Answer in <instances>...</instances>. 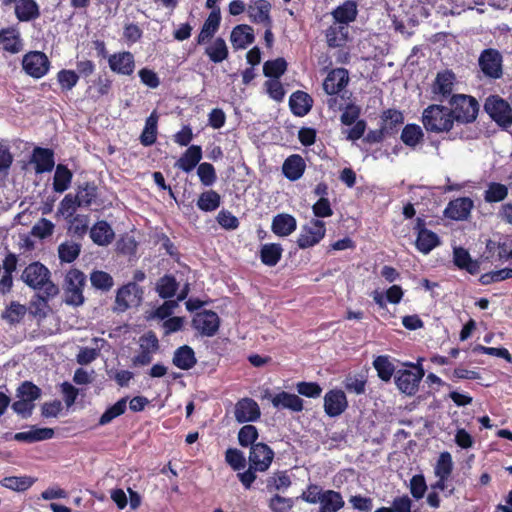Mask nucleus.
Returning a JSON list of instances; mask_svg holds the SVG:
<instances>
[{"label":"nucleus","mask_w":512,"mask_h":512,"mask_svg":"<svg viewBox=\"0 0 512 512\" xmlns=\"http://www.w3.org/2000/svg\"><path fill=\"white\" fill-rule=\"evenodd\" d=\"M347 29L344 26H330L326 31L327 44L329 47H340L345 44Z\"/></svg>","instance_id":"680f3d73"},{"label":"nucleus","mask_w":512,"mask_h":512,"mask_svg":"<svg viewBox=\"0 0 512 512\" xmlns=\"http://www.w3.org/2000/svg\"><path fill=\"white\" fill-rule=\"evenodd\" d=\"M287 70V62L279 57L274 60H268L263 65V74L272 79H279Z\"/></svg>","instance_id":"6e6d98bb"},{"label":"nucleus","mask_w":512,"mask_h":512,"mask_svg":"<svg viewBox=\"0 0 512 512\" xmlns=\"http://www.w3.org/2000/svg\"><path fill=\"white\" fill-rule=\"evenodd\" d=\"M404 366L408 369H399L394 375V380L399 391L407 396H414L418 390L421 380L425 375L421 363L406 362Z\"/></svg>","instance_id":"7ed1b4c3"},{"label":"nucleus","mask_w":512,"mask_h":512,"mask_svg":"<svg viewBox=\"0 0 512 512\" xmlns=\"http://www.w3.org/2000/svg\"><path fill=\"white\" fill-rule=\"evenodd\" d=\"M14 13L20 22L34 21L41 15L40 7L36 0H18L15 4Z\"/></svg>","instance_id":"c756f323"},{"label":"nucleus","mask_w":512,"mask_h":512,"mask_svg":"<svg viewBox=\"0 0 512 512\" xmlns=\"http://www.w3.org/2000/svg\"><path fill=\"white\" fill-rule=\"evenodd\" d=\"M349 83V72L345 68H334L323 81V90L327 95L339 94Z\"/></svg>","instance_id":"4468645a"},{"label":"nucleus","mask_w":512,"mask_h":512,"mask_svg":"<svg viewBox=\"0 0 512 512\" xmlns=\"http://www.w3.org/2000/svg\"><path fill=\"white\" fill-rule=\"evenodd\" d=\"M271 4L268 0H256L248 6L247 12L250 20L256 24L272 23L270 16Z\"/></svg>","instance_id":"7c9ffc66"},{"label":"nucleus","mask_w":512,"mask_h":512,"mask_svg":"<svg viewBox=\"0 0 512 512\" xmlns=\"http://www.w3.org/2000/svg\"><path fill=\"white\" fill-rule=\"evenodd\" d=\"M234 50L246 49L255 41L254 30L247 24L236 25L230 35Z\"/></svg>","instance_id":"4be33fe9"},{"label":"nucleus","mask_w":512,"mask_h":512,"mask_svg":"<svg viewBox=\"0 0 512 512\" xmlns=\"http://www.w3.org/2000/svg\"><path fill=\"white\" fill-rule=\"evenodd\" d=\"M422 124L426 131L433 133L449 132L454 125L450 109L439 104H432L424 109Z\"/></svg>","instance_id":"f03ea898"},{"label":"nucleus","mask_w":512,"mask_h":512,"mask_svg":"<svg viewBox=\"0 0 512 512\" xmlns=\"http://www.w3.org/2000/svg\"><path fill=\"white\" fill-rule=\"evenodd\" d=\"M41 395V389L30 381L23 382L17 389V396L34 403Z\"/></svg>","instance_id":"774afa93"},{"label":"nucleus","mask_w":512,"mask_h":512,"mask_svg":"<svg viewBox=\"0 0 512 512\" xmlns=\"http://www.w3.org/2000/svg\"><path fill=\"white\" fill-rule=\"evenodd\" d=\"M259 437L258 429L251 424L244 425L238 432V442L241 447L247 448L252 447L257 442Z\"/></svg>","instance_id":"13d9d810"},{"label":"nucleus","mask_w":512,"mask_h":512,"mask_svg":"<svg viewBox=\"0 0 512 512\" xmlns=\"http://www.w3.org/2000/svg\"><path fill=\"white\" fill-rule=\"evenodd\" d=\"M35 482L30 476H8L1 480V485L7 489L22 492L28 490Z\"/></svg>","instance_id":"8fccbe9b"},{"label":"nucleus","mask_w":512,"mask_h":512,"mask_svg":"<svg viewBox=\"0 0 512 512\" xmlns=\"http://www.w3.org/2000/svg\"><path fill=\"white\" fill-rule=\"evenodd\" d=\"M202 155L203 152L200 145H190L182 154V156L177 160L175 166L181 169L182 171L189 173L197 165L200 164Z\"/></svg>","instance_id":"c85d7f7f"},{"label":"nucleus","mask_w":512,"mask_h":512,"mask_svg":"<svg viewBox=\"0 0 512 512\" xmlns=\"http://www.w3.org/2000/svg\"><path fill=\"white\" fill-rule=\"evenodd\" d=\"M485 112L501 128L512 125V109L509 103L499 95H490L484 104Z\"/></svg>","instance_id":"423d86ee"},{"label":"nucleus","mask_w":512,"mask_h":512,"mask_svg":"<svg viewBox=\"0 0 512 512\" xmlns=\"http://www.w3.org/2000/svg\"><path fill=\"white\" fill-rule=\"evenodd\" d=\"M54 430L52 428H38L31 426L26 432H17L14 434V440L25 443H35L53 438Z\"/></svg>","instance_id":"72a5a7b5"},{"label":"nucleus","mask_w":512,"mask_h":512,"mask_svg":"<svg viewBox=\"0 0 512 512\" xmlns=\"http://www.w3.org/2000/svg\"><path fill=\"white\" fill-rule=\"evenodd\" d=\"M453 471V461L452 456L449 452H442L436 462L434 467V473L436 477H450Z\"/></svg>","instance_id":"bf43d9fd"},{"label":"nucleus","mask_w":512,"mask_h":512,"mask_svg":"<svg viewBox=\"0 0 512 512\" xmlns=\"http://www.w3.org/2000/svg\"><path fill=\"white\" fill-rule=\"evenodd\" d=\"M373 367L377 372V376L384 382H389L395 372V366L390 361L388 355H379L373 360Z\"/></svg>","instance_id":"de8ad7c7"},{"label":"nucleus","mask_w":512,"mask_h":512,"mask_svg":"<svg viewBox=\"0 0 512 512\" xmlns=\"http://www.w3.org/2000/svg\"><path fill=\"white\" fill-rule=\"evenodd\" d=\"M205 54L209 60L215 64L221 63L229 56V50L225 40L222 37H217L214 41L205 48Z\"/></svg>","instance_id":"ea45409f"},{"label":"nucleus","mask_w":512,"mask_h":512,"mask_svg":"<svg viewBox=\"0 0 512 512\" xmlns=\"http://www.w3.org/2000/svg\"><path fill=\"white\" fill-rule=\"evenodd\" d=\"M271 403L276 409H288L293 412H301L304 409L303 399L286 391L275 394Z\"/></svg>","instance_id":"bb28decb"},{"label":"nucleus","mask_w":512,"mask_h":512,"mask_svg":"<svg viewBox=\"0 0 512 512\" xmlns=\"http://www.w3.org/2000/svg\"><path fill=\"white\" fill-rule=\"evenodd\" d=\"M313 106L312 97L301 90L295 91L289 98V107L291 112L298 117L307 115Z\"/></svg>","instance_id":"cd10ccee"},{"label":"nucleus","mask_w":512,"mask_h":512,"mask_svg":"<svg viewBox=\"0 0 512 512\" xmlns=\"http://www.w3.org/2000/svg\"><path fill=\"white\" fill-rule=\"evenodd\" d=\"M453 262L458 269L464 270L471 275H476L480 271L481 262L472 259L468 250L463 247H454Z\"/></svg>","instance_id":"b1692460"},{"label":"nucleus","mask_w":512,"mask_h":512,"mask_svg":"<svg viewBox=\"0 0 512 512\" xmlns=\"http://www.w3.org/2000/svg\"><path fill=\"white\" fill-rule=\"evenodd\" d=\"M305 170V160L299 154H292L288 156L282 165V173L290 181L299 180L303 176Z\"/></svg>","instance_id":"a878e982"},{"label":"nucleus","mask_w":512,"mask_h":512,"mask_svg":"<svg viewBox=\"0 0 512 512\" xmlns=\"http://www.w3.org/2000/svg\"><path fill=\"white\" fill-rule=\"evenodd\" d=\"M108 66L118 75L131 76L135 70V58L129 51L117 52L109 55Z\"/></svg>","instance_id":"f8f14e48"},{"label":"nucleus","mask_w":512,"mask_h":512,"mask_svg":"<svg viewBox=\"0 0 512 512\" xmlns=\"http://www.w3.org/2000/svg\"><path fill=\"white\" fill-rule=\"evenodd\" d=\"M21 279L30 288L40 291L39 297L45 302L59 292L58 286L51 280L50 270L41 262L35 261L26 266Z\"/></svg>","instance_id":"f257e3e1"},{"label":"nucleus","mask_w":512,"mask_h":512,"mask_svg":"<svg viewBox=\"0 0 512 512\" xmlns=\"http://www.w3.org/2000/svg\"><path fill=\"white\" fill-rule=\"evenodd\" d=\"M98 196V187L94 181L78 185L76 197L82 207H90Z\"/></svg>","instance_id":"49530a36"},{"label":"nucleus","mask_w":512,"mask_h":512,"mask_svg":"<svg viewBox=\"0 0 512 512\" xmlns=\"http://www.w3.org/2000/svg\"><path fill=\"white\" fill-rule=\"evenodd\" d=\"M30 162L34 164L36 174L51 172L55 166L54 151L37 146L32 151Z\"/></svg>","instance_id":"6ab92c4d"},{"label":"nucleus","mask_w":512,"mask_h":512,"mask_svg":"<svg viewBox=\"0 0 512 512\" xmlns=\"http://www.w3.org/2000/svg\"><path fill=\"white\" fill-rule=\"evenodd\" d=\"M115 237L110 224L105 220L97 221L90 229V238L99 246L109 245Z\"/></svg>","instance_id":"2f4dec72"},{"label":"nucleus","mask_w":512,"mask_h":512,"mask_svg":"<svg viewBox=\"0 0 512 512\" xmlns=\"http://www.w3.org/2000/svg\"><path fill=\"white\" fill-rule=\"evenodd\" d=\"M449 103L453 123L456 121L469 124L477 119L479 103L474 97L465 94H454L451 96Z\"/></svg>","instance_id":"20e7f679"},{"label":"nucleus","mask_w":512,"mask_h":512,"mask_svg":"<svg viewBox=\"0 0 512 512\" xmlns=\"http://www.w3.org/2000/svg\"><path fill=\"white\" fill-rule=\"evenodd\" d=\"M274 456L275 453L269 445L258 442L250 448L248 462L254 465V467L258 466L262 470L267 471L274 460Z\"/></svg>","instance_id":"2eb2a0df"},{"label":"nucleus","mask_w":512,"mask_h":512,"mask_svg":"<svg viewBox=\"0 0 512 512\" xmlns=\"http://www.w3.org/2000/svg\"><path fill=\"white\" fill-rule=\"evenodd\" d=\"M81 252V245L75 242H64L58 247V255L61 262L72 263Z\"/></svg>","instance_id":"4d7b16f0"},{"label":"nucleus","mask_w":512,"mask_h":512,"mask_svg":"<svg viewBox=\"0 0 512 512\" xmlns=\"http://www.w3.org/2000/svg\"><path fill=\"white\" fill-rule=\"evenodd\" d=\"M325 223L320 219H312L309 223L302 226L296 240L300 249H307L320 243L325 237Z\"/></svg>","instance_id":"1a4fd4ad"},{"label":"nucleus","mask_w":512,"mask_h":512,"mask_svg":"<svg viewBox=\"0 0 512 512\" xmlns=\"http://www.w3.org/2000/svg\"><path fill=\"white\" fill-rule=\"evenodd\" d=\"M348 407L345 393L340 389L329 390L324 396V411L329 417L341 415Z\"/></svg>","instance_id":"a211bd4d"},{"label":"nucleus","mask_w":512,"mask_h":512,"mask_svg":"<svg viewBox=\"0 0 512 512\" xmlns=\"http://www.w3.org/2000/svg\"><path fill=\"white\" fill-rule=\"evenodd\" d=\"M332 15L339 24H348L357 17V5L353 1L347 0L334 9Z\"/></svg>","instance_id":"37998d69"},{"label":"nucleus","mask_w":512,"mask_h":512,"mask_svg":"<svg viewBox=\"0 0 512 512\" xmlns=\"http://www.w3.org/2000/svg\"><path fill=\"white\" fill-rule=\"evenodd\" d=\"M158 134V115L153 111L145 121L144 129L140 135V142L143 146L148 147L155 144Z\"/></svg>","instance_id":"4c0bfd02"},{"label":"nucleus","mask_w":512,"mask_h":512,"mask_svg":"<svg viewBox=\"0 0 512 512\" xmlns=\"http://www.w3.org/2000/svg\"><path fill=\"white\" fill-rule=\"evenodd\" d=\"M283 247L279 243H266L261 245L259 257L265 266L274 267L282 258Z\"/></svg>","instance_id":"c9c22d12"},{"label":"nucleus","mask_w":512,"mask_h":512,"mask_svg":"<svg viewBox=\"0 0 512 512\" xmlns=\"http://www.w3.org/2000/svg\"><path fill=\"white\" fill-rule=\"evenodd\" d=\"M172 363L182 370L193 368L197 363L194 350L188 345L180 346L174 352Z\"/></svg>","instance_id":"f704fd0d"},{"label":"nucleus","mask_w":512,"mask_h":512,"mask_svg":"<svg viewBox=\"0 0 512 512\" xmlns=\"http://www.w3.org/2000/svg\"><path fill=\"white\" fill-rule=\"evenodd\" d=\"M234 416L238 423L255 422L261 416L260 407L254 399L242 398L235 404Z\"/></svg>","instance_id":"ddd939ff"},{"label":"nucleus","mask_w":512,"mask_h":512,"mask_svg":"<svg viewBox=\"0 0 512 512\" xmlns=\"http://www.w3.org/2000/svg\"><path fill=\"white\" fill-rule=\"evenodd\" d=\"M473 208V201L469 197L451 200L444 210V215L452 220H465Z\"/></svg>","instance_id":"412c9836"},{"label":"nucleus","mask_w":512,"mask_h":512,"mask_svg":"<svg viewBox=\"0 0 512 512\" xmlns=\"http://www.w3.org/2000/svg\"><path fill=\"white\" fill-rule=\"evenodd\" d=\"M51 62L42 51H29L22 58V69L30 77L40 79L50 70Z\"/></svg>","instance_id":"0eeeda50"},{"label":"nucleus","mask_w":512,"mask_h":512,"mask_svg":"<svg viewBox=\"0 0 512 512\" xmlns=\"http://www.w3.org/2000/svg\"><path fill=\"white\" fill-rule=\"evenodd\" d=\"M478 64L488 78L499 79L503 75V58L497 49H484L479 56Z\"/></svg>","instance_id":"9d476101"},{"label":"nucleus","mask_w":512,"mask_h":512,"mask_svg":"<svg viewBox=\"0 0 512 512\" xmlns=\"http://www.w3.org/2000/svg\"><path fill=\"white\" fill-rule=\"evenodd\" d=\"M127 409V399L121 398L115 404L108 407L99 418L98 424L101 426L107 425L115 418L125 413Z\"/></svg>","instance_id":"864d4df0"},{"label":"nucleus","mask_w":512,"mask_h":512,"mask_svg":"<svg viewBox=\"0 0 512 512\" xmlns=\"http://www.w3.org/2000/svg\"><path fill=\"white\" fill-rule=\"evenodd\" d=\"M455 82V75L450 70L439 72L432 84V93L436 96L435 99L443 102L445 99L453 96V88Z\"/></svg>","instance_id":"dca6fc26"},{"label":"nucleus","mask_w":512,"mask_h":512,"mask_svg":"<svg viewBox=\"0 0 512 512\" xmlns=\"http://www.w3.org/2000/svg\"><path fill=\"white\" fill-rule=\"evenodd\" d=\"M293 506V498L283 497L279 494L273 495L268 501V507L273 512H290Z\"/></svg>","instance_id":"69168bd1"},{"label":"nucleus","mask_w":512,"mask_h":512,"mask_svg":"<svg viewBox=\"0 0 512 512\" xmlns=\"http://www.w3.org/2000/svg\"><path fill=\"white\" fill-rule=\"evenodd\" d=\"M143 289L135 282H129L121 286L115 297L116 309L124 312L131 306H137L141 303Z\"/></svg>","instance_id":"9b49d317"},{"label":"nucleus","mask_w":512,"mask_h":512,"mask_svg":"<svg viewBox=\"0 0 512 512\" xmlns=\"http://www.w3.org/2000/svg\"><path fill=\"white\" fill-rule=\"evenodd\" d=\"M159 348V341L154 333L143 336L140 343V352L132 358L134 366H146L152 362L153 353Z\"/></svg>","instance_id":"f3484780"},{"label":"nucleus","mask_w":512,"mask_h":512,"mask_svg":"<svg viewBox=\"0 0 512 512\" xmlns=\"http://www.w3.org/2000/svg\"><path fill=\"white\" fill-rule=\"evenodd\" d=\"M297 229L296 218L288 213L275 215L271 223V231L279 237H287Z\"/></svg>","instance_id":"393cba45"},{"label":"nucleus","mask_w":512,"mask_h":512,"mask_svg":"<svg viewBox=\"0 0 512 512\" xmlns=\"http://www.w3.org/2000/svg\"><path fill=\"white\" fill-rule=\"evenodd\" d=\"M178 282L173 275H164L157 283L156 291L162 299L172 298L178 289Z\"/></svg>","instance_id":"3c124183"},{"label":"nucleus","mask_w":512,"mask_h":512,"mask_svg":"<svg viewBox=\"0 0 512 512\" xmlns=\"http://www.w3.org/2000/svg\"><path fill=\"white\" fill-rule=\"evenodd\" d=\"M221 23V10L211 11L196 37V42L199 45L206 43L218 31Z\"/></svg>","instance_id":"473e14b6"},{"label":"nucleus","mask_w":512,"mask_h":512,"mask_svg":"<svg viewBox=\"0 0 512 512\" xmlns=\"http://www.w3.org/2000/svg\"><path fill=\"white\" fill-rule=\"evenodd\" d=\"M404 123V115L400 110L388 108L380 115V127L387 136H393L398 132L399 126Z\"/></svg>","instance_id":"5701e85b"},{"label":"nucleus","mask_w":512,"mask_h":512,"mask_svg":"<svg viewBox=\"0 0 512 512\" xmlns=\"http://www.w3.org/2000/svg\"><path fill=\"white\" fill-rule=\"evenodd\" d=\"M330 97L327 99V106L332 111H342L347 106V103L352 101V92L348 90H343L339 94L329 95Z\"/></svg>","instance_id":"0e129e2a"},{"label":"nucleus","mask_w":512,"mask_h":512,"mask_svg":"<svg viewBox=\"0 0 512 512\" xmlns=\"http://www.w3.org/2000/svg\"><path fill=\"white\" fill-rule=\"evenodd\" d=\"M508 196V187L502 183L490 182L484 192V200L487 203H498Z\"/></svg>","instance_id":"603ef678"},{"label":"nucleus","mask_w":512,"mask_h":512,"mask_svg":"<svg viewBox=\"0 0 512 512\" xmlns=\"http://www.w3.org/2000/svg\"><path fill=\"white\" fill-rule=\"evenodd\" d=\"M225 461L234 471H240L246 467L247 461L242 451L236 448H228L225 452Z\"/></svg>","instance_id":"e2e57ef3"},{"label":"nucleus","mask_w":512,"mask_h":512,"mask_svg":"<svg viewBox=\"0 0 512 512\" xmlns=\"http://www.w3.org/2000/svg\"><path fill=\"white\" fill-rule=\"evenodd\" d=\"M196 205L203 212H213L221 205V195L215 190H206L199 195Z\"/></svg>","instance_id":"c03bdc74"},{"label":"nucleus","mask_w":512,"mask_h":512,"mask_svg":"<svg viewBox=\"0 0 512 512\" xmlns=\"http://www.w3.org/2000/svg\"><path fill=\"white\" fill-rule=\"evenodd\" d=\"M88 83L86 94L94 101L107 97L112 91L113 81L106 73L99 74Z\"/></svg>","instance_id":"aec40b11"},{"label":"nucleus","mask_w":512,"mask_h":512,"mask_svg":"<svg viewBox=\"0 0 512 512\" xmlns=\"http://www.w3.org/2000/svg\"><path fill=\"white\" fill-rule=\"evenodd\" d=\"M508 245L506 242H497L494 240H487L485 251L481 258L484 261L493 260H506Z\"/></svg>","instance_id":"79ce46f5"},{"label":"nucleus","mask_w":512,"mask_h":512,"mask_svg":"<svg viewBox=\"0 0 512 512\" xmlns=\"http://www.w3.org/2000/svg\"><path fill=\"white\" fill-rule=\"evenodd\" d=\"M86 286V275L77 268H71L64 279V302L73 307L84 304L83 294Z\"/></svg>","instance_id":"39448f33"},{"label":"nucleus","mask_w":512,"mask_h":512,"mask_svg":"<svg viewBox=\"0 0 512 512\" xmlns=\"http://www.w3.org/2000/svg\"><path fill=\"white\" fill-rule=\"evenodd\" d=\"M90 282L93 288L103 292L109 291L114 285L113 277L102 270L92 271L90 274Z\"/></svg>","instance_id":"5fc2aeb1"},{"label":"nucleus","mask_w":512,"mask_h":512,"mask_svg":"<svg viewBox=\"0 0 512 512\" xmlns=\"http://www.w3.org/2000/svg\"><path fill=\"white\" fill-rule=\"evenodd\" d=\"M291 484V478L286 470L277 471L266 479V489L268 492L285 491Z\"/></svg>","instance_id":"09e8293b"},{"label":"nucleus","mask_w":512,"mask_h":512,"mask_svg":"<svg viewBox=\"0 0 512 512\" xmlns=\"http://www.w3.org/2000/svg\"><path fill=\"white\" fill-rule=\"evenodd\" d=\"M72 171L64 164H58L53 177V190L56 193L65 192L71 185Z\"/></svg>","instance_id":"a19ab883"},{"label":"nucleus","mask_w":512,"mask_h":512,"mask_svg":"<svg viewBox=\"0 0 512 512\" xmlns=\"http://www.w3.org/2000/svg\"><path fill=\"white\" fill-rule=\"evenodd\" d=\"M320 503V512H337L345 504L341 493L334 490L324 491Z\"/></svg>","instance_id":"a18cd8bd"},{"label":"nucleus","mask_w":512,"mask_h":512,"mask_svg":"<svg viewBox=\"0 0 512 512\" xmlns=\"http://www.w3.org/2000/svg\"><path fill=\"white\" fill-rule=\"evenodd\" d=\"M400 139L407 147L414 149L423 142L424 132L418 124L409 123L402 129Z\"/></svg>","instance_id":"58836bf2"},{"label":"nucleus","mask_w":512,"mask_h":512,"mask_svg":"<svg viewBox=\"0 0 512 512\" xmlns=\"http://www.w3.org/2000/svg\"><path fill=\"white\" fill-rule=\"evenodd\" d=\"M26 314V307L18 302H11L6 308L2 317L7 320L10 324L18 323Z\"/></svg>","instance_id":"338daca9"},{"label":"nucleus","mask_w":512,"mask_h":512,"mask_svg":"<svg viewBox=\"0 0 512 512\" xmlns=\"http://www.w3.org/2000/svg\"><path fill=\"white\" fill-rule=\"evenodd\" d=\"M221 320L219 315L212 310L197 311L191 321V326L201 336L213 337L220 328Z\"/></svg>","instance_id":"6e6552de"},{"label":"nucleus","mask_w":512,"mask_h":512,"mask_svg":"<svg viewBox=\"0 0 512 512\" xmlns=\"http://www.w3.org/2000/svg\"><path fill=\"white\" fill-rule=\"evenodd\" d=\"M56 78L62 91L72 90L79 81L77 72L70 69H61L58 71Z\"/></svg>","instance_id":"052dcab7"},{"label":"nucleus","mask_w":512,"mask_h":512,"mask_svg":"<svg viewBox=\"0 0 512 512\" xmlns=\"http://www.w3.org/2000/svg\"><path fill=\"white\" fill-rule=\"evenodd\" d=\"M440 243H441L440 238L435 232H433L429 229H422L417 234L415 246L419 252H421L423 254H428L434 248L439 246Z\"/></svg>","instance_id":"e433bc0d"}]
</instances>
